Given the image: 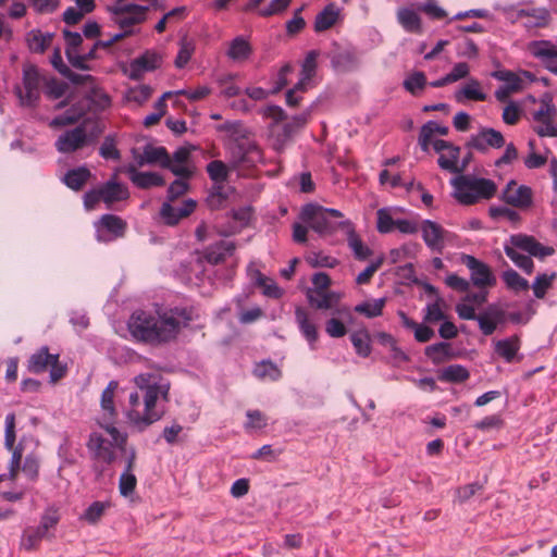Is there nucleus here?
<instances>
[{
	"instance_id": "23",
	"label": "nucleus",
	"mask_w": 557,
	"mask_h": 557,
	"mask_svg": "<svg viewBox=\"0 0 557 557\" xmlns=\"http://www.w3.org/2000/svg\"><path fill=\"white\" fill-rule=\"evenodd\" d=\"M331 62L339 72H351L359 66V55L354 47L339 48L333 52Z\"/></svg>"
},
{
	"instance_id": "37",
	"label": "nucleus",
	"mask_w": 557,
	"mask_h": 557,
	"mask_svg": "<svg viewBox=\"0 0 557 557\" xmlns=\"http://www.w3.org/2000/svg\"><path fill=\"white\" fill-rule=\"evenodd\" d=\"M252 53V48L250 44L242 36L234 38L230 42L228 50L226 52L227 57L236 62L246 61L250 54Z\"/></svg>"
},
{
	"instance_id": "19",
	"label": "nucleus",
	"mask_w": 557,
	"mask_h": 557,
	"mask_svg": "<svg viewBox=\"0 0 557 557\" xmlns=\"http://www.w3.org/2000/svg\"><path fill=\"white\" fill-rule=\"evenodd\" d=\"M98 225V239L103 242L123 237L127 227L126 222L114 214L102 215Z\"/></svg>"
},
{
	"instance_id": "15",
	"label": "nucleus",
	"mask_w": 557,
	"mask_h": 557,
	"mask_svg": "<svg viewBox=\"0 0 557 557\" xmlns=\"http://www.w3.org/2000/svg\"><path fill=\"white\" fill-rule=\"evenodd\" d=\"M461 262L470 270L474 286L485 288L495 285L496 278L487 264L470 255H462Z\"/></svg>"
},
{
	"instance_id": "1",
	"label": "nucleus",
	"mask_w": 557,
	"mask_h": 557,
	"mask_svg": "<svg viewBox=\"0 0 557 557\" xmlns=\"http://www.w3.org/2000/svg\"><path fill=\"white\" fill-rule=\"evenodd\" d=\"M193 319L194 310L187 307H175L157 315L137 310L131 315L128 329L138 341L161 344L174 339L180 329Z\"/></svg>"
},
{
	"instance_id": "54",
	"label": "nucleus",
	"mask_w": 557,
	"mask_h": 557,
	"mask_svg": "<svg viewBox=\"0 0 557 557\" xmlns=\"http://www.w3.org/2000/svg\"><path fill=\"white\" fill-rule=\"evenodd\" d=\"M555 278H556V273H552L549 275L548 274L537 275L532 285L534 296L539 299L544 298L548 288L552 287Z\"/></svg>"
},
{
	"instance_id": "28",
	"label": "nucleus",
	"mask_w": 557,
	"mask_h": 557,
	"mask_svg": "<svg viewBox=\"0 0 557 557\" xmlns=\"http://www.w3.org/2000/svg\"><path fill=\"white\" fill-rule=\"evenodd\" d=\"M119 387L117 381H110L107 387L102 391L100 406L103 411L102 419L106 423H114L117 411L114 406L115 392Z\"/></svg>"
},
{
	"instance_id": "41",
	"label": "nucleus",
	"mask_w": 557,
	"mask_h": 557,
	"mask_svg": "<svg viewBox=\"0 0 557 557\" xmlns=\"http://www.w3.org/2000/svg\"><path fill=\"white\" fill-rule=\"evenodd\" d=\"M90 176V171L85 166H81L77 169L70 170L65 174L63 182L69 188L73 190H81Z\"/></svg>"
},
{
	"instance_id": "21",
	"label": "nucleus",
	"mask_w": 557,
	"mask_h": 557,
	"mask_svg": "<svg viewBox=\"0 0 557 557\" xmlns=\"http://www.w3.org/2000/svg\"><path fill=\"white\" fill-rule=\"evenodd\" d=\"M169 164L165 169L177 177L190 178L195 173V166L190 162V150L187 147H180L172 157L170 156Z\"/></svg>"
},
{
	"instance_id": "26",
	"label": "nucleus",
	"mask_w": 557,
	"mask_h": 557,
	"mask_svg": "<svg viewBox=\"0 0 557 557\" xmlns=\"http://www.w3.org/2000/svg\"><path fill=\"white\" fill-rule=\"evenodd\" d=\"M126 172L132 183L140 189H149L165 184L164 178L160 174L154 172H139L133 164L126 168Z\"/></svg>"
},
{
	"instance_id": "35",
	"label": "nucleus",
	"mask_w": 557,
	"mask_h": 557,
	"mask_svg": "<svg viewBox=\"0 0 557 557\" xmlns=\"http://www.w3.org/2000/svg\"><path fill=\"white\" fill-rule=\"evenodd\" d=\"M307 298L311 307L323 310L334 309L339 301V296L330 290L307 292Z\"/></svg>"
},
{
	"instance_id": "58",
	"label": "nucleus",
	"mask_w": 557,
	"mask_h": 557,
	"mask_svg": "<svg viewBox=\"0 0 557 557\" xmlns=\"http://www.w3.org/2000/svg\"><path fill=\"white\" fill-rule=\"evenodd\" d=\"M109 507L108 503L94 502L84 512L83 518L90 524L97 523L103 516L106 509Z\"/></svg>"
},
{
	"instance_id": "38",
	"label": "nucleus",
	"mask_w": 557,
	"mask_h": 557,
	"mask_svg": "<svg viewBox=\"0 0 557 557\" xmlns=\"http://www.w3.org/2000/svg\"><path fill=\"white\" fill-rule=\"evenodd\" d=\"M295 317L299 325V329L302 335L306 337V339L310 344L315 343L318 339V331L314 323L310 321L308 312L304 308L298 307L295 310Z\"/></svg>"
},
{
	"instance_id": "22",
	"label": "nucleus",
	"mask_w": 557,
	"mask_h": 557,
	"mask_svg": "<svg viewBox=\"0 0 557 557\" xmlns=\"http://www.w3.org/2000/svg\"><path fill=\"white\" fill-rule=\"evenodd\" d=\"M420 228L425 245L433 251L442 252L447 231L431 220H424Z\"/></svg>"
},
{
	"instance_id": "40",
	"label": "nucleus",
	"mask_w": 557,
	"mask_h": 557,
	"mask_svg": "<svg viewBox=\"0 0 557 557\" xmlns=\"http://www.w3.org/2000/svg\"><path fill=\"white\" fill-rule=\"evenodd\" d=\"M424 355L434 363L441 364L451 358L450 344L446 342H440L426 346Z\"/></svg>"
},
{
	"instance_id": "64",
	"label": "nucleus",
	"mask_w": 557,
	"mask_h": 557,
	"mask_svg": "<svg viewBox=\"0 0 557 557\" xmlns=\"http://www.w3.org/2000/svg\"><path fill=\"white\" fill-rule=\"evenodd\" d=\"M99 153L103 159H112V160H120L121 153L119 149L115 146L114 139L111 137H106L103 143L101 144L99 148Z\"/></svg>"
},
{
	"instance_id": "17",
	"label": "nucleus",
	"mask_w": 557,
	"mask_h": 557,
	"mask_svg": "<svg viewBox=\"0 0 557 557\" xmlns=\"http://www.w3.org/2000/svg\"><path fill=\"white\" fill-rule=\"evenodd\" d=\"M529 52L541 61L545 69L557 75V46L549 40H535L528 45Z\"/></svg>"
},
{
	"instance_id": "29",
	"label": "nucleus",
	"mask_w": 557,
	"mask_h": 557,
	"mask_svg": "<svg viewBox=\"0 0 557 557\" xmlns=\"http://www.w3.org/2000/svg\"><path fill=\"white\" fill-rule=\"evenodd\" d=\"M58 354H50L49 348L44 346L29 357L27 369L35 374L42 373L50 368L52 362L58 361Z\"/></svg>"
},
{
	"instance_id": "32",
	"label": "nucleus",
	"mask_w": 557,
	"mask_h": 557,
	"mask_svg": "<svg viewBox=\"0 0 557 557\" xmlns=\"http://www.w3.org/2000/svg\"><path fill=\"white\" fill-rule=\"evenodd\" d=\"M235 248L234 242L220 240L205 249L203 258L211 264H219L223 262L227 256H231Z\"/></svg>"
},
{
	"instance_id": "48",
	"label": "nucleus",
	"mask_w": 557,
	"mask_h": 557,
	"mask_svg": "<svg viewBox=\"0 0 557 557\" xmlns=\"http://www.w3.org/2000/svg\"><path fill=\"white\" fill-rule=\"evenodd\" d=\"M502 277L507 288L515 293L525 292L530 287L529 282L512 269L506 270Z\"/></svg>"
},
{
	"instance_id": "55",
	"label": "nucleus",
	"mask_w": 557,
	"mask_h": 557,
	"mask_svg": "<svg viewBox=\"0 0 557 557\" xmlns=\"http://www.w3.org/2000/svg\"><path fill=\"white\" fill-rule=\"evenodd\" d=\"M426 77L423 72H414L404 81V88L411 95H418L424 89Z\"/></svg>"
},
{
	"instance_id": "62",
	"label": "nucleus",
	"mask_w": 557,
	"mask_h": 557,
	"mask_svg": "<svg viewBox=\"0 0 557 557\" xmlns=\"http://www.w3.org/2000/svg\"><path fill=\"white\" fill-rule=\"evenodd\" d=\"M307 262L312 268H334L338 264V261L323 253H312L307 258Z\"/></svg>"
},
{
	"instance_id": "47",
	"label": "nucleus",
	"mask_w": 557,
	"mask_h": 557,
	"mask_svg": "<svg viewBox=\"0 0 557 557\" xmlns=\"http://www.w3.org/2000/svg\"><path fill=\"white\" fill-rule=\"evenodd\" d=\"M386 299L379 298L373 301H364L355 307V312L362 314L367 318H376L382 315L383 309L385 307Z\"/></svg>"
},
{
	"instance_id": "4",
	"label": "nucleus",
	"mask_w": 557,
	"mask_h": 557,
	"mask_svg": "<svg viewBox=\"0 0 557 557\" xmlns=\"http://www.w3.org/2000/svg\"><path fill=\"white\" fill-rule=\"evenodd\" d=\"M450 184L454 187V197L465 206L492 199L497 193V185L494 181L473 175H458L450 181Z\"/></svg>"
},
{
	"instance_id": "18",
	"label": "nucleus",
	"mask_w": 557,
	"mask_h": 557,
	"mask_svg": "<svg viewBox=\"0 0 557 557\" xmlns=\"http://www.w3.org/2000/svg\"><path fill=\"white\" fill-rule=\"evenodd\" d=\"M132 153L138 166L159 164L161 168L165 169L166 165H170V154L165 147L162 146L156 147L148 144L144 147L141 153H139L137 149H133Z\"/></svg>"
},
{
	"instance_id": "13",
	"label": "nucleus",
	"mask_w": 557,
	"mask_h": 557,
	"mask_svg": "<svg viewBox=\"0 0 557 557\" xmlns=\"http://www.w3.org/2000/svg\"><path fill=\"white\" fill-rule=\"evenodd\" d=\"M59 522L58 515L53 512H46L40 520V524L36 528H28L24 531L22 536V546L26 550H34L38 547L40 541L45 539L48 531L54 528Z\"/></svg>"
},
{
	"instance_id": "46",
	"label": "nucleus",
	"mask_w": 557,
	"mask_h": 557,
	"mask_svg": "<svg viewBox=\"0 0 557 557\" xmlns=\"http://www.w3.org/2000/svg\"><path fill=\"white\" fill-rule=\"evenodd\" d=\"M470 376L469 371L461 364H451L446 367L441 375L440 380L443 382L450 383H462L467 381Z\"/></svg>"
},
{
	"instance_id": "8",
	"label": "nucleus",
	"mask_w": 557,
	"mask_h": 557,
	"mask_svg": "<svg viewBox=\"0 0 557 557\" xmlns=\"http://www.w3.org/2000/svg\"><path fill=\"white\" fill-rule=\"evenodd\" d=\"M112 14V21L117 24L123 32L129 30L135 24L140 23L145 18L146 8L136 5L132 2H115L109 8Z\"/></svg>"
},
{
	"instance_id": "10",
	"label": "nucleus",
	"mask_w": 557,
	"mask_h": 557,
	"mask_svg": "<svg viewBox=\"0 0 557 557\" xmlns=\"http://www.w3.org/2000/svg\"><path fill=\"white\" fill-rule=\"evenodd\" d=\"M231 152L232 160L236 165H255L262 160V151L259 146L245 136L236 137L233 140Z\"/></svg>"
},
{
	"instance_id": "43",
	"label": "nucleus",
	"mask_w": 557,
	"mask_h": 557,
	"mask_svg": "<svg viewBox=\"0 0 557 557\" xmlns=\"http://www.w3.org/2000/svg\"><path fill=\"white\" fill-rule=\"evenodd\" d=\"M347 243L352 250L355 259L359 261H364L373 255L372 249L363 244L355 231L348 233Z\"/></svg>"
},
{
	"instance_id": "3",
	"label": "nucleus",
	"mask_w": 557,
	"mask_h": 557,
	"mask_svg": "<svg viewBox=\"0 0 557 557\" xmlns=\"http://www.w3.org/2000/svg\"><path fill=\"white\" fill-rule=\"evenodd\" d=\"M511 246H505L506 256L527 274H531L534 269L533 260L530 256L545 258L554 255L553 247L543 246L533 236L517 234L510 237Z\"/></svg>"
},
{
	"instance_id": "39",
	"label": "nucleus",
	"mask_w": 557,
	"mask_h": 557,
	"mask_svg": "<svg viewBox=\"0 0 557 557\" xmlns=\"http://www.w3.org/2000/svg\"><path fill=\"white\" fill-rule=\"evenodd\" d=\"M95 2H76L75 7H70L63 13V21L67 25L77 24L86 14L92 12Z\"/></svg>"
},
{
	"instance_id": "56",
	"label": "nucleus",
	"mask_w": 557,
	"mask_h": 557,
	"mask_svg": "<svg viewBox=\"0 0 557 557\" xmlns=\"http://www.w3.org/2000/svg\"><path fill=\"white\" fill-rule=\"evenodd\" d=\"M318 57L319 52L317 50H311L307 53L300 71V75L304 76V79H312L315 75Z\"/></svg>"
},
{
	"instance_id": "51",
	"label": "nucleus",
	"mask_w": 557,
	"mask_h": 557,
	"mask_svg": "<svg viewBox=\"0 0 557 557\" xmlns=\"http://www.w3.org/2000/svg\"><path fill=\"white\" fill-rule=\"evenodd\" d=\"M195 52V45L191 40L184 37L180 41V50L175 58L174 64L177 69H183L191 59Z\"/></svg>"
},
{
	"instance_id": "34",
	"label": "nucleus",
	"mask_w": 557,
	"mask_h": 557,
	"mask_svg": "<svg viewBox=\"0 0 557 557\" xmlns=\"http://www.w3.org/2000/svg\"><path fill=\"white\" fill-rule=\"evenodd\" d=\"M289 2H247L243 11L260 16L281 14L288 8Z\"/></svg>"
},
{
	"instance_id": "30",
	"label": "nucleus",
	"mask_w": 557,
	"mask_h": 557,
	"mask_svg": "<svg viewBox=\"0 0 557 557\" xmlns=\"http://www.w3.org/2000/svg\"><path fill=\"white\" fill-rule=\"evenodd\" d=\"M397 22L401 25V27L411 34H422V23L419 13L408 7H401L397 10L396 13Z\"/></svg>"
},
{
	"instance_id": "63",
	"label": "nucleus",
	"mask_w": 557,
	"mask_h": 557,
	"mask_svg": "<svg viewBox=\"0 0 557 557\" xmlns=\"http://www.w3.org/2000/svg\"><path fill=\"white\" fill-rule=\"evenodd\" d=\"M258 286L262 287L263 294L268 297L280 298L282 296L280 287L263 274H258Z\"/></svg>"
},
{
	"instance_id": "59",
	"label": "nucleus",
	"mask_w": 557,
	"mask_h": 557,
	"mask_svg": "<svg viewBox=\"0 0 557 557\" xmlns=\"http://www.w3.org/2000/svg\"><path fill=\"white\" fill-rule=\"evenodd\" d=\"M207 172L214 182H224L227 180L228 171L226 165L220 160H213L208 163Z\"/></svg>"
},
{
	"instance_id": "6",
	"label": "nucleus",
	"mask_w": 557,
	"mask_h": 557,
	"mask_svg": "<svg viewBox=\"0 0 557 557\" xmlns=\"http://www.w3.org/2000/svg\"><path fill=\"white\" fill-rule=\"evenodd\" d=\"M533 131L540 137L557 138V109L549 95H544L532 113Z\"/></svg>"
},
{
	"instance_id": "14",
	"label": "nucleus",
	"mask_w": 557,
	"mask_h": 557,
	"mask_svg": "<svg viewBox=\"0 0 557 557\" xmlns=\"http://www.w3.org/2000/svg\"><path fill=\"white\" fill-rule=\"evenodd\" d=\"M196 206L197 203L193 199H186L181 203L166 200L161 206L160 218L164 224L174 226L182 219L189 216L195 211Z\"/></svg>"
},
{
	"instance_id": "53",
	"label": "nucleus",
	"mask_w": 557,
	"mask_h": 557,
	"mask_svg": "<svg viewBox=\"0 0 557 557\" xmlns=\"http://www.w3.org/2000/svg\"><path fill=\"white\" fill-rule=\"evenodd\" d=\"M253 373L259 379L277 381L282 376L281 370L271 361H262L256 366Z\"/></svg>"
},
{
	"instance_id": "57",
	"label": "nucleus",
	"mask_w": 557,
	"mask_h": 557,
	"mask_svg": "<svg viewBox=\"0 0 557 557\" xmlns=\"http://www.w3.org/2000/svg\"><path fill=\"white\" fill-rule=\"evenodd\" d=\"M384 256H380L374 261H372L362 272L358 274L356 277V283L358 285L369 284L375 274V272L383 265Z\"/></svg>"
},
{
	"instance_id": "25",
	"label": "nucleus",
	"mask_w": 557,
	"mask_h": 557,
	"mask_svg": "<svg viewBox=\"0 0 557 557\" xmlns=\"http://www.w3.org/2000/svg\"><path fill=\"white\" fill-rule=\"evenodd\" d=\"M99 187L100 197H102V201L107 205L108 208H110L113 203L126 200L129 197L127 187L116 182V175H114L110 181Z\"/></svg>"
},
{
	"instance_id": "7",
	"label": "nucleus",
	"mask_w": 557,
	"mask_h": 557,
	"mask_svg": "<svg viewBox=\"0 0 557 557\" xmlns=\"http://www.w3.org/2000/svg\"><path fill=\"white\" fill-rule=\"evenodd\" d=\"M343 214L336 209H327L313 203H308L302 207L300 212V219L302 222L309 224V226L320 233H329L334 230V224L331 219H339Z\"/></svg>"
},
{
	"instance_id": "50",
	"label": "nucleus",
	"mask_w": 557,
	"mask_h": 557,
	"mask_svg": "<svg viewBox=\"0 0 557 557\" xmlns=\"http://www.w3.org/2000/svg\"><path fill=\"white\" fill-rule=\"evenodd\" d=\"M87 97L96 110H106L111 106L110 96L95 84L90 86Z\"/></svg>"
},
{
	"instance_id": "49",
	"label": "nucleus",
	"mask_w": 557,
	"mask_h": 557,
	"mask_svg": "<svg viewBox=\"0 0 557 557\" xmlns=\"http://www.w3.org/2000/svg\"><path fill=\"white\" fill-rule=\"evenodd\" d=\"M443 305L444 300L440 297L434 302L428 304L424 309L425 314L423 317V322L436 323L444 321L446 319V313L443 310Z\"/></svg>"
},
{
	"instance_id": "11",
	"label": "nucleus",
	"mask_w": 557,
	"mask_h": 557,
	"mask_svg": "<svg viewBox=\"0 0 557 557\" xmlns=\"http://www.w3.org/2000/svg\"><path fill=\"white\" fill-rule=\"evenodd\" d=\"M92 141L84 125L63 132L55 140V149L61 153H73L82 150Z\"/></svg>"
},
{
	"instance_id": "45",
	"label": "nucleus",
	"mask_w": 557,
	"mask_h": 557,
	"mask_svg": "<svg viewBox=\"0 0 557 557\" xmlns=\"http://www.w3.org/2000/svg\"><path fill=\"white\" fill-rule=\"evenodd\" d=\"M26 40L30 51L42 53L50 46L52 36L50 34L45 35L40 30H30Z\"/></svg>"
},
{
	"instance_id": "60",
	"label": "nucleus",
	"mask_w": 557,
	"mask_h": 557,
	"mask_svg": "<svg viewBox=\"0 0 557 557\" xmlns=\"http://www.w3.org/2000/svg\"><path fill=\"white\" fill-rule=\"evenodd\" d=\"M309 114L301 113L293 116L288 122H286L283 126L284 135L286 137L293 136L299 129H301L308 123Z\"/></svg>"
},
{
	"instance_id": "16",
	"label": "nucleus",
	"mask_w": 557,
	"mask_h": 557,
	"mask_svg": "<svg viewBox=\"0 0 557 557\" xmlns=\"http://www.w3.org/2000/svg\"><path fill=\"white\" fill-rule=\"evenodd\" d=\"M433 149L440 153L437 164L442 170L450 173H458V161L460 158V147L455 146L453 143L436 139L432 143Z\"/></svg>"
},
{
	"instance_id": "36",
	"label": "nucleus",
	"mask_w": 557,
	"mask_h": 557,
	"mask_svg": "<svg viewBox=\"0 0 557 557\" xmlns=\"http://www.w3.org/2000/svg\"><path fill=\"white\" fill-rule=\"evenodd\" d=\"M86 113V106L84 103L73 104L67 109L64 114L55 116L51 122V127H62L76 123Z\"/></svg>"
},
{
	"instance_id": "42",
	"label": "nucleus",
	"mask_w": 557,
	"mask_h": 557,
	"mask_svg": "<svg viewBox=\"0 0 557 557\" xmlns=\"http://www.w3.org/2000/svg\"><path fill=\"white\" fill-rule=\"evenodd\" d=\"M503 313L500 311H493L490 309L487 312L480 313L475 319L479 322L480 330L486 336L492 335L498 322L502 321Z\"/></svg>"
},
{
	"instance_id": "61",
	"label": "nucleus",
	"mask_w": 557,
	"mask_h": 557,
	"mask_svg": "<svg viewBox=\"0 0 557 557\" xmlns=\"http://www.w3.org/2000/svg\"><path fill=\"white\" fill-rule=\"evenodd\" d=\"M377 215V231L382 234L392 232L395 228L396 220L392 218L386 209H380Z\"/></svg>"
},
{
	"instance_id": "24",
	"label": "nucleus",
	"mask_w": 557,
	"mask_h": 557,
	"mask_svg": "<svg viewBox=\"0 0 557 557\" xmlns=\"http://www.w3.org/2000/svg\"><path fill=\"white\" fill-rule=\"evenodd\" d=\"M160 65V55L156 52L146 51L131 62L128 76L131 79H139L145 72L153 71Z\"/></svg>"
},
{
	"instance_id": "52",
	"label": "nucleus",
	"mask_w": 557,
	"mask_h": 557,
	"mask_svg": "<svg viewBox=\"0 0 557 557\" xmlns=\"http://www.w3.org/2000/svg\"><path fill=\"white\" fill-rule=\"evenodd\" d=\"M350 341L356 349V352L361 357H368L371 352L370 336L368 332H355L350 335Z\"/></svg>"
},
{
	"instance_id": "9",
	"label": "nucleus",
	"mask_w": 557,
	"mask_h": 557,
	"mask_svg": "<svg viewBox=\"0 0 557 557\" xmlns=\"http://www.w3.org/2000/svg\"><path fill=\"white\" fill-rule=\"evenodd\" d=\"M41 76L35 65L23 70V90L17 89V96L23 106L35 107L40 98Z\"/></svg>"
},
{
	"instance_id": "44",
	"label": "nucleus",
	"mask_w": 557,
	"mask_h": 557,
	"mask_svg": "<svg viewBox=\"0 0 557 557\" xmlns=\"http://www.w3.org/2000/svg\"><path fill=\"white\" fill-rule=\"evenodd\" d=\"M463 99L473 101L486 100V95L481 90V85L478 81H470L456 94V100L458 102H461Z\"/></svg>"
},
{
	"instance_id": "31",
	"label": "nucleus",
	"mask_w": 557,
	"mask_h": 557,
	"mask_svg": "<svg viewBox=\"0 0 557 557\" xmlns=\"http://www.w3.org/2000/svg\"><path fill=\"white\" fill-rule=\"evenodd\" d=\"M520 347L521 341L517 335H512L505 339H499L495 343L496 354L508 363H511L515 360L520 361L522 359V357L517 358Z\"/></svg>"
},
{
	"instance_id": "20",
	"label": "nucleus",
	"mask_w": 557,
	"mask_h": 557,
	"mask_svg": "<svg viewBox=\"0 0 557 557\" xmlns=\"http://www.w3.org/2000/svg\"><path fill=\"white\" fill-rule=\"evenodd\" d=\"M503 200L512 207L528 208L532 203V189L510 181L503 191Z\"/></svg>"
},
{
	"instance_id": "33",
	"label": "nucleus",
	"mask_w": 557,
	"mask_h": 557,
	"mask_svg": "<svg viewBox=\"0 0 557 557\" xmlns=\"http://www.w3.org/2000/svg\"><path fill=\"white\" fill-rule=\"evenodd\" d=\"M341 18V9L333 2H330L320 13L317 14L314 21V30L324 32L333 27Z\"/></svg>"
},
{
	"instance_id": "12",
	"label": "nucleus",
	"mask_w": 557,
	"mask_h": 557,
	"mask_svg": "<svg viewBox=\"0 0 557 557\" xmlns=\"http://www.w3.org/2000/svg\"><path fill=\"white\" fill-rule=\"evenodd\" d=\"M465 146L468 149L486 153L491 148L499 149L505 146V137L499 131L482 127L476 134L469 137Z\"/></svg>"
},
{
	"instance_id": "5",
	"label": "nucleus",
	"mask_w": 557,
	"mask_h": 557,
	"mask_svg": "<svg viewBox=\"0 0 557 557\" xmlns=\"http://www.w3.org/2000/svg\"><path fill=\"white\" fill-rule=\"evenodd\" d=\"M107 433L111 436V441L103 437L99 433H91L87 442V448L91 454L92 459L111 465L115 458V447L124 450L126 444V436L123 435L112 423H100Z\"/></svg>"
},
{
	"instance_id": "27",
	"label": "nucleus",
	"mask_w": 557,
	"mask_h": 557,
	"mask_svg": "<svg viewBox=\"0 0 557 557\" xmlns=\"http://www.w3.org/2000/svg\"><path fill=\"white\" fill-rule=\"evenodd\" d=\"M548 18L549 13L545 9H521L517 12L515 22H520L525 28H536L546 26Z\"/></svg>"
},
{
	"instance_id": "2",
	"label": "nucleus",
	"mask_w": 557,
	"mask_h": 557,
	"mask_svg": "<svg viewBox=\"0 0 557 557\" xmlns=\"http://www.w3.org/2000/svg\"><path fill=\"white\" fill-rule=\"evenodd\" d=\"M135 384L144 392L143 401L145 403V414L139 416L136 410H133L129 413V422L139 431H143L162 418L163 411L157 409V401L160 396H162L165 401L168 400L169 387L158 385L153 375L149 373L137 375L135 377Z\"/></svg>"
}]
</instances>
